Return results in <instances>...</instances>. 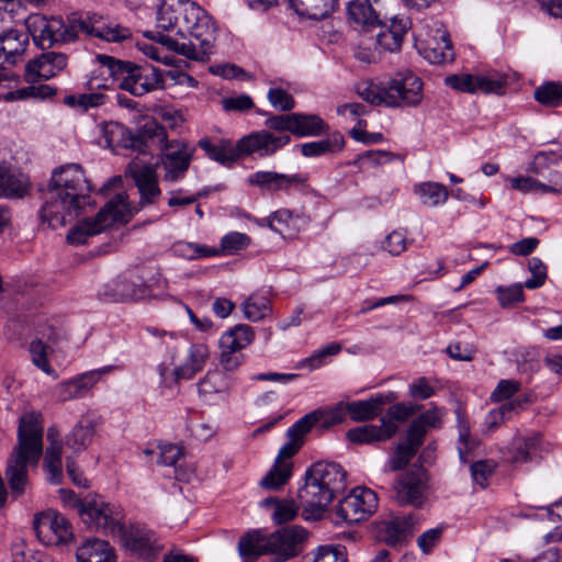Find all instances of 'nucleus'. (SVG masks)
<instances>
[{
  "mask_svg": "<svg viewBox=\"0 0 562 562\" xmlns=\"http://www.w3.org/2000/svg\"><path fill=\"white\" fill-rule=\"evenodd\" d=\"M156 26L171 34L146 32L169 50L188 59L205 61L213 54L215 26L212 18L190 0H165L158 8Z\"/></svg>",
  "mask_w": 562,
  "mask_h": 562,
  "instance_id": "nucleus-1",
  "label": "nucleus"
},
{
  "mask_svg": "<svg viewBox=\"0 0 562 562\" xmlns=\"http://www.w3.org/2000/svg\"><path fill=\"white\" fill-rule=\"evenodd\" d=\"M37 47L42 49L74 42L79 32L108 43H121L132 36L128 27L91 12L72 14L68 19V24L59 15L37 12Z\"/></svg>",
  "mask_w": 562,
  "mask_h": 562,
  "instance_id": "nucleus-2",
  "label": "nucleus"
},
{
  "mask_svg": "<svg viewBox=\"0 0 562 562\" xmlns=\"http://www.w3.org/2000/svg\"><path fill=\"white\" fill-rule=\"evenodd\" d=\"M48 188L50 198L43 205L41 217L54 229L71 222L90 204L91 186L78 164L55 168Z\"/></svg>",
  "mask_w": 562,
  "mask_h": 562,
  "instance_id": "nucleus-3",
  "label": "nucleus"
},
{
  "mask_svg": "<svg viewBox=\"0 0 562 562\" xmlns=\"http://www.w3.org/2000/svg\"><path fill=\"white\" fill-rule=\"evenodd\" d=\"M346 472L334 462L319 461L305 473V484L297 497L306 519H319L335 494L344 490Z\"/></svg>",
  "mask_w": 562,
  "mask_h": 562,
  "instance_id": "nucleus-4",
  "label": "nucleus"
},
{
  "mask_svg": "<svg viewBox=\"0 0 562 562\" xmlns=\"http://www.w3.org/2000/svg\"><path fill=\"white\" fill-rule=\"evenodd\" d=\"M367 102L386 108L417 106L423 100V82L411 70L400 71L386 81L367 85L360 92Z\"/></svg>",
  "mask_w": 562,
  "mask_h": 562,
  "instance_id": "nucleus-5",
  "label": "nucleus"
},
{
  "mask_svg": "<svg viewBox=\"0 0 562 562\" xmlns=\"http://www.w3.org/2000/svg\"><path fill=\"white\" fill-rule=\"evenodd\" d=\"M35 464V416L33 413L20 418L18 446L8 461L5 475L13 495H21L27 482L29 468Z\"/></svg>",
  "mask_w": 562,
  "mask_h": 562,
  "instance_id": "nucleus-6",
  "label": "nucleus"
},
{
  "mask_svg": "<svg viewBox=\"0 0 562 562\" xmlns=\"http://www.w3.org/2000/svg\"><path fill=\"white\" fill-rule=\"evenodd\" d=\"M132 217V211L126 203V196L121 194L111 199L92 218H86L72 226L67 236L70 245H82L89 237L102 233L115 223L125 224Z\"/></svg>",
  "mask_w": 562,
  "mask_h": 562,
  "instance_id": "nucleus-7",
  "label": "nucleus"
},
{
  "mask_svg": "<svg viewBox=\"0 0 562 562\" xmlns=\"http://www.w3.org/2000/svg\"><path fill=\"white\" fill-rule=\"evenodd\" d=\"M125 71L126 74L123 75L120 89L135 97H142L156 89L165 88L168 81L191 88L198 85V81L192 76L178 69L161 72L156 68H151L149 71H146L128 61V67L125 68Z\"/></svg>",
  "mask_w": 562,
  "mask_h": 562,
  "instance_id": "nucleus-8",
  "label": "nucleus"
},
{
  "mask_svg": "<svg viewBox=\"0 0 562 562\" xmlns=\"http://www.w3.org/2000/svg\"><path fill=\"white\" fill-rule=\"evenodd\" d=\"M78 513L88 528L116 537L122 533L123 509L119 505L93 499L87 503H78Z\"/></svg>",
  "mask_w": 562,
  "mask_h": 562,
  "instance_id": "nucleus-9",
  "label": "nucleus"
},
{
  "mask_svg": "<svg viewBox=\"0 0 562 562\" xmlns=\"http://www.w3.org/2000/svg\"><path fill=\"white\" fill-rule=\"evenodd\" d=\"M255 339L254 329L246 324H237L222 334L218 340L221 368L226 372L236 371L244 362L241 351Z\"/></svg>",
  "mask_w": 562,
  "mask_h": 562,
  "instance_id": "nucleus-10",
  "label": "nucleus"
},
{
  "mask_svg": "<svg viewBox=\"0 0 562 562\" xmlns=\"http://www.w3.org/2000/svg\"><path fill=\"white\" fill-rule=\"evenodd\" d=\"M195 153L194 146L182 139H172L160 148L158 164L162 180L177 183L184 179Z\"/></svg>",
  "mask_w": 562,
  "mask_h": 562,
  "instance_id": "nucleus-11",
  "label": "nucleus"
},
{
  "mask_svg": "<svg viewBox=\"0 0 562 562\" xmlns=\"http://www.w3.org/2000/svg\"><path fill=\"white\" fill-rule=\"evenodd\" d=\"M415 45L419 54L431 64H442L453 59L448 32L439 21L427 23L424 30L415 35Z\"/></svg>",
  "mask_w": 562,
  "mask_h": 562,
  "instance_id": "nucleus-12",
  "label": "nucleus"
},
{
  "mask_svg": "<svg viewBox=\"0 0 562 562\" xmlns=\"http://www.w3.org/2000/svg\"><path fill=\"white\" fill-rule=\"evenodd\" d=\"M378 507V496L372 490L358 486L337 505L336 514L347 524H356L371 516Z\"/></svg>",
  "mask_w": 562,
  "mask_h": 562,
  "instance_id": "nucleus-13",
  "label": "nucleus"
},
{
  "mask_svg": "<svg viewBox=\"0 0 562 562\" xmlns=\"http://www.w3.org/2000/svg\"><path fill=\"white\" fill-rule=\"evenodd\" d=\"M92 70L87 86L90 90H109L114 86L121 88L123 75L128 61L116 59L105 54H97L92 59Z\"/></svg>",
  "mask_w": 562,
  "mask_h": 562,
  "instance_id": "nucleus-14",
  "label": "nucleus"
},
{
  "mask_svg": "<svg viewBox=\"0 0 562 562\" xmlns=\"http://www.w3.org/2000/svg\"><path fill=\"white\" fill-rule=\"evenodd\" d=\"M427 474L423 467H413L394 483V497L400 505L422 506L426 498Z\"/></svg>",
  "mask_w": 562,
  "mask_h": 562,
  "instance_id": "nucleus-15",
  "label": "nucleus"
},
{
  "mask_svg": "<svg viewBox=\"0 0 562 562\" xmlns=\"http://www.w3.org/2000/svg\"><path fill=\"white\" fill-rule=\"evenodd\" d=\"M445 82L448 87L459 92L502 94L506 80L497 72L482 75L462 72L446 77Z\"/></svg>",
  "mask_w": 562,
  "mask_h": 562,
  "instance_id": "nucleus-16",
  "label": "nucleus"
},
{
  "mask_svg": "<svg viewBox=\"0 0 562 562\" xmlns=\"http://www.w3.org/2000/svg\"><path fill=\"white\" fill-rule=\"evenodd\" d=\"M291 142L289 134H274L267 130L252 132L238 140L240 156L271 157Z\"/></svg>",
  "mask_w": 562,
  "mask_h": 562,
  "instance_id": "nucleus-17",
  "label": "nucleus"
},
{
  "mask_svg": "<svg viewBox=\"0 0 562 562\" xmlns=\"http://www.w3.org/2000/svg\"><path fill=\"white\" fill-rule=\"evenodd\" d=\"M116 537L125 549L146 562H154L161 550L155 533L145 527L123 526L122 533H117Z\"/></svg>",
  "mask_w": 562,
  "mask_h": 562,
  "instance_id": "nucleus-18",
  "label": "nucleus"
},
{
  "mask_svg": "<svg viewBox=\"0 0 562 562\" xmlns=\"http://www.w3.org/2000/svg\"><path fill=\"white\" fill-rule=\"evenodd\" d=\"M270 537L274 562H285L303 551L308 532L301 526H290L270 533Z\"/></svg>",
  "mask_w": 562,
  "mask_h": 562,
  "instance_id": "nucleus-19",
  "label": "nucleus"
},
{
  "mask_svg": "<svg viewBox=\"0 0 562 562\" xmlns=\"http://www.w3.org/2000/svg\"><path fill=\"white\" fill-rule=\"evenodd\" d=\"M128 171L139 193L138 206L131 207L126 201L133 215L142 207L156 204L161 196V190L158 184L156 170L153 166L135 164L128 167ZM123 195L126 196L125 194Z\"/></svg>",
  "mask_w": 562,
  "mask_h": 562,
  "instance_id": "nucleus-20",
  "label": "nucleus"
},
{
  "mask_svg": "<svg viewBox=\"0 0 562 562\" xmlns=\"http://www.w3.org/2000/svg\"><path fill=\"white\" fill-rule=\"evenodd\" d=\"M112 369L113 367L111 366L102 367L58 383L55 387L56 398L60 402H67L87 396L100 381L101 376L111 372Z\"/></svg>",
  "mask_w": 562,
  "mask_h": 562,
  "instance_id": "nucleus-21",
  "label": "nucleus"
},
{
  "mask_svg": "<svg viewBox=\"0 0 562 562\" xmlns=\"http://www.w3.org/2000/svg\"><path fill=\"white\" fill-rule=\"evenodd\" d=\"M411 27V21L406 18L395 16L390 23L382 24L381 21L369 33L373 43L381 52L394 53L401 49L404 36Z\"/></svg>",
  "mask_w": 562,
  "mask_h": 562,
  "instance_id": "nucleus-22",
  "label": "nucleus"
},
{
  "mask_svg": "<svg viewBox=\"0 0 562 562\" xmlns=\"http://www.w3.org/2000/svg\"><path fill=\"white\" fill-rule=\"evenodd\" d=\"M72 538L69 521L53 509L37 513V540L46 544H59Z\"/></svg>",
  "mask_w": 562,
  "mask_h": 562,
  "instance_id": "nucleus-23",
  "label": "nucleus"
},
{
  "mask_svg": "<svg viewBox=\"0 0 562 562\" xmlns=\"http://www.w3.org/2000/svg\"><path fill=\"white\" fill-rule=\"evenodd\" d=\"M63 335L53 325L42 326L37 333V369L56 380L59 375L50 362L57 359Z\"/></svg>",
  "mask_w": 562,
  "mask_h": 562,
  "instance_id": "nucleus-24",
  "label": "nucleus"
},
{
  "mask_svg": "<svg viewBox=\"0 0 562 562\" xmlns=\"http://www.w3.org/2000/svg\"><path fill=\"white\" fill-rule=\"evenodd\" d=\"M30 44L27 32L10 29L0 32V69L14 67L23 59Z\"/></svg>",
  "mask_w": 562,
  "mask_h": 562,
  "instance_id": "nucleus-25",
  "label": "nucleus"
},
{
  "mask_svg": "<svg viewBox=\"0 0 562 562\" xmlns=\"http://www.w3.org/2000/svg\"><path fill=\"white\" fill-rule=\"evenodd\" d=\"M248 183L270 192L288 191L293 187H302L307 177L303 173H280L277 171H256L251 173Z\"/></svg>",
  "mask_w": 562,
  "mask_h": 562,
  "instance_id": "nucleus-26",
  "label": "nucleus"
},
{
  "mask_svg": "<svg viewBox=\"0 0 562 562\" xmlns=\"http://www.w3.org/2000/svg\"><path fill=\"white\" fill-rule=\"evenodd\" d=\"M46 440L48 447L44 456L43 470L48 483L60 484L64 477L61 461L63 441L60 432L55 426L47 429Z\"/></svg>",
  "mask_w": 562,
  "mask_h": 562,
  "instance_id": "nucleus-27",
  "label": "nucleus"
},
{
  "mask_svg": "<svg viewBox=\"0 0 562 562\" xmlns=\"http://www.w3.org/2000/svg\"><path fill=\"white\" fill-rule=\"evenodd\" d=\"M228 373L223 369L209 370L198 383L200 398L209 404L225 400L232 385Z\"/></svg>",
  "mask_w": 562,
  "mask_h": 562,
  "instance_id": "nucleus-28",
  "label": "nucleus"
},
{
  "mask_svg": "<svg viewBox=\"0 0 562 562\" xmlns=\"http://www.w3.org/2000/svg\"><path fill=\"white\" fill-rule=\"evenodd\" d=\"M32 183L27 176L18 169L0 165V199L20 200L31 191Z\"/></svg>",
  "mask_w": 562,
  "mask_h": 562,
  "instance_id": "nucleus-29",
  "label": "nucleus"
},
{
  "mask_svg": "<svg viewBox=\"0 0 562 562\" xmlns=\"http://www.w3.org/2000/svg\"><path fill=\"white\" fill-rule=\"evenodd\" d=\"M345 418V403L340 402L333 407L315 409L310 414H306L296 422V427L302 428L307 432H310L314 426H319L322 429H328L335 425L344 423Z\"/></svg>",
  "mask_w": 562,
  "mask_h": 562,
  "instance_id": "nucleus-30",
  "label": "nucleus"
},
{
  "mask_svg": "<svg viewBox=\"0 0 562 562\" xmlns=\"http://www.w3.org/2000/svg\"><path fill=\"white\" fill-rule=\"evenodd\" d=\"M398 426L392 420L382 418L381 425H364L349 429L346 437L355 443L370 445L376 441L390 439L397 431Z\"/></svg>",
  "mask_w": 562,
  "mask_h": 562,
  "instance_id": "nucleus-31",
  "label": "nucleus"
},
{
  "mask_svg": "<svg viewBox=\"0 0 562 562\" xmlns=\"http://www.w3.org/2000/svg\"><path fill=\"white\" fill-rule=\"evenodd\" d=\"M396 398L394 393L386 395L379 394L371 396L366 401H355L345 403L346 415L349 414L355 422H367L376 417L383 409L386 403H391Z\"/></svg>",
  "mask_w": 562,
  "mask_h": 562,
  "instance_id": "nucleus-32",
  "label": "nucleus"
},
{
  "mask_svg": "<svg viewBox=\"0 0 562 562\" xmlns=\"http://www.w3.org/2000/svg\"><path fill=\"white\" fill-rule=\"evenodd\" d=\"M77 562H116L114 549L99 538L85 539L76 551Z\"/></svg>",
  "mask_w": 562,
  "mask_h": 562,
  "instance_id": "nucleus-33",
  "label": "nucleus"
},
{
  "mask_svg": "<svg viewBox=\"0 0 562 562\" xmlns=\"http://www.w3.org/2000/svg\"><path fill=\"white\" fill-rule=\"evenodd\" d=\"M207 358L209 348L205 345H191L184 362L172 370L175 382L193 379L204 368Z\"/></svg>",
  "mask_w": 562,
  "mask_h": 562,
  "instance_id": "nucleus-34",
  "label": "nucleus"
},
{
  "mask_svg": "<svg viewBox=\"0 0 562 562\" xmlns=\"http://www.w3.org/2000/svg\"><path fill=\"white\" fill-rule=\"evenodd\" d=\"M541 436L532 434L528 437H515L507 448L505 459L514 464H522L538 456Z\"/></svg>",
  "mask_w": 562,
  "mask_h": 562,
  "instance_id": "nucleus-35",
  "label": "nucleus"
},
{
  "mask_svg": "<svg viewBox=\"0 0 562 562\" xmlns=\"http://www.w3.org/2000/svg\"><path fill=\"white\" fill-rule=\"evenodd\" d=\"M271 537L258 530L247 532L238 541L239 555L249 561L271 554Z\"/></svg>",
  "mask_w": 562,
  "mask_h": 562,
  "instance_id": "nucleus-36",
  "label": "nucleus"
},
{
  "mask_svg": "<svg viewBox=\"0 0 562 562\" xmlns=\"http://www.w3.org/2000/svg\"><path fill=\"white\" fill-rule=\"evenodd\" d=\"M347 15L350 23L364 29L363 33H370L381 21L370 0L350 1L347 5Z\"/></svg>",
  "mask_w": 562,
  "mask_h": 562,
  "instance_id": "nucleus-37",
  "label": "nucleus"
},
{
  "mask_svg": "<svg viewBox=\"0 0 562 562\" xmlns=\"http://www.w3.org/2000/svg\"><path fill=\"white\" fill-rule=\"evenodd\" d=\"M414 525L415 519L413 516L395 517L382 522L380 532L389 546H397L413 533Z\"/></svg>",
  "mask_w": 562,
  "mask_h": 562,
  "instance_id": "nucleus-38",
  "label": "nucleus"
},
{
  "mask_svg": "<svg viewBox=\"0 0 562 562\" xmlns=\"http://www.w3.org/2000/svg\"><path fill=\"white\" fill-rule=\"evenodd\" d=\"M112 296L120 301H136L149 295V289L138 277H120L112 283Z\"/></svg>",
  "mask_w": 562,
  "mask_h": 562,
  "instance_id": "nucleus-39",
  "label": "nucleus"
},
{
  "mask_svg": "<svg viewBox=\"0 0 562 562\" xmlns=\"http://www.w3.org/2000/svg\"><path fill=\"white\" fill-rule=\"evenodd\" d=\"M288 3L297 16L321 20L334 11L337 0H288Z\"/></svg>",
  "mask_w": 562,
  "mask_h": 562,
  "instance_id": "nucleus-40",
  "label": "nucleus"
},
{
  "mask_svg": "<svg viewBox=\"0 0 562 562\" xmlns=\"http://www.w3.org/2000/svg\"><path fill=\"white\" fill-rule=\"evenodd\" d=\"M443 414L442 408L434 406L415 418L407 429L412 440L416 443H423L428 429L441 426Z\"/></svg>",
  "mask_w": 562,
  "mask_h": 562,
  "instance_id": "nucleus-41",
  "label": "nucleus"
},
{
  "mask_svg": "<svg viewBox=\"0 0 562 562\" xmlns=\"http://www.w3.org/2000/svg\"><path fill=\"white\" fill-rule=\"evenodd\" d=\"M199 146L212 160L226 167H231L241 157L238 150V143L234 147L228 140H221L218 144H213L210 138H202L199 140Z\"/></svg>",
  "mask_w": 562,
  "mask_h": 562,
  "instance_id": "nucleus-42",
  "label": "nucleus"
},
{
  "mask_svg": "<svg viewBox=\"0 0 562 562\" xmlns=\"http://www.w3.org/2000/svg\"><path fill=\"white\" fill-rule=\"evenodd\" d=\"M413 192L418 196L420 203L425 206L437 207L443 205L448 198V189L435 181H424L416 183Z\"/></svg>",
  "mask_w": 562,
  "mask_h": 562,
  "instance_id": "nucleus-43",
  "label": "nucleus"
},
{
  "mask_svg": "<svg viewBox=\"0 0 562 562\" xmlns=\"http://www.w3.org/2000/svg\"><path fill=\"white\" fill-rule=\"evenodd\" d=\"M95 426L91 419H80L66 437V445L75 452L86 450L93 440Z\"/></svg>",
  "mask_w": 562,
  "mask_h": 562,
  "instance_id": "nucleus-44",
  "label": "nucleus"
},
{
  "mask_svg": "<svg viewBox=\"0 0 562 562\" xmlns=\"http://www.w3.org/2000/svg\"><path fill=\"white\" fill-rule=\"evenodd\" d=\"M325 128L326 124L318 115L293 113L292 134L297 137L318 136Z\"/></svg>",
  "mask_w": 562,
  "mask_h": 562,
  "instance_id": "nucleus-45",
  "label": "nucleus"
},
{
  "mask_svg": "<svg viewBox=\"0 0 562 562\" xmlns=\"http://www.w3.org/2000/svg\"><path fill=\"white\" fill-rule=\"evenodd\" d=\"M345 145V139L340 134H334L331 137L301 144L300 150L304 157H319L327 153L340 151Z\"/></svg>",
  "mask_w": 562,
  "mask_h": 562,
  "instance_id": "nucleus-46",
  "label": "nucleus"
},
{
  "mask_svg": "<svg viewBox=\"0 0 562 562\" xmlns=\"http://www.w3.org/2000/svg\"><path fill=\"white\" fill-rule=\"evenodd\" d=\"M531 401L530 395H522L514 398L513 401L505 402L498 408L493 409L486 416V425L490 429H494L501 423L509 419L512 413H516L519 409H524L527 404Z\"/></svg>",
  "mask_w": 562,
  "mask_h": 562,
  "instance_id": "nucleus-47",
  "label": "nucleus"
},
{
  "mask_svg": "<svg viewBox=\"0 0 562 562\" xmlns=\"http://www.w3.org/2000/svg\"><path fill=\"white\" fill-rule=\"evenodd\" d=\"M245 318L260 322L271 313L270 300L259 293L250 294L240 305Z\"/></svg>",
  "mask_w": 562,
  "mask_h": 562,
  "instance_id": "nucleus-48",
  "label": "nucleus"
},
{
  "mask_svg": "<svg viewBox=\"0 0 562 562\" xmlns=\"http://www.w3.org/2000/svg\"><path fill=\"white\" fill-rule=\"evenodd\" d=\"M400 155L375 149V150H367L360 155H358L352 161L351 165L356 167L360 171H364L369 168H376L382 165L392 162L395 159H398Z\"/></svg>",
  "mask_w": 562,
  "mask_h": 562,
  "instance_id": "nucleus-49",
  "label": "nucleus"
},
{
  "mask_svg": "<svg viewBox=\"0 0 562 562\" xmlns=\"http://www.w3.org/2000/svg\"><path fill=\"white\" fill-rule=\"evenodd\" d=\"M66 67V55L55 52L37 56V79H49Z\"/></svg>",
  "mask_w": 562,
  "mask_h": 562,
  "instance_id": "nucleus-50",
  "label": "nucleus"
},
{
  "mask_svg": "<svg viewBox=\"0 0 562 562\" xmlns=\"http://www.w3.org/2000/svg\"><path fill=\"white\" fill-rule=\"evenodd\" d=\"M422 445L413 441L407 432L405 440L397 445L393 456L387 460L389 470L398 471L403 469L415 457Z\"/></svg>",
  "mask_w": 562,
  "mask_h": 562,
  "instance_id": "nucleus-51",
  "label": "nucleus"
},
{
  "mask_svg": "<svg viewBox=\"0 0 562 562\" xmlns=\"http://www.w3.org/2000/svg\"><path fill=\"white\" fill-rule=\"evenodd\" d=\"M308 432L296 427V422L288 429V442L283 445L276 458L279 463H292L290 459L300 450L304 442V438Z\"/></svg>",
  "mask_w": 562,
  "mask_h": 562,
  "instance_id": "nucleus-52",
  "label": "nucleus"
},
{
  "mask_svg": "<svg viewBox=\"0 0 562 562\" xmlns=\"http://www.w3.org/2000/svg\"><path fill=\"white\" fill-rule=\"evenodd\" d=\"M292 475V463H279L274 461L273 467L260 480V486L265 490L274 491L281 488Z\"/></svg>",
  "mask_w": 562,
  "mask_h": 562,
  "instance_id": "nucleus-53",
  "label": "nucleus"
},
{
  "mask_svg": "<svg viewBox=\"0 0 562 562\" xmlns=\"http://www.w3.org/2000/svg\"><path fill=\"white\" fill-rule=\"evenodd\" d=\"M341 350V345L338 342H330L327 346L315 350L310 357L301 360L297 364L300 369H307L314 371L329 362V359L338 355Z\"/></svg>",
  "mask_w": 562,
  "mask_h": 562,
  "instance_id": "nucleus-54",
  "label": "nucleus"
},
{
  "mask_svg": "<svg viewBox=\"0 0 562 562\" xmlns=\"http://www.w3.org/2000/svg\"><path fill=\"white\" fill-rule=\"evenodd\" d=\"M137 136L144 142H150L159 147L169 143L165 128L151 117L144 119V122L137 130Z\"/></svg>",
  "mask_w": 562,
  "mask_h": 562,
  "instance_id": "nucleus-55",
  "label": "nucleus"
},
{
  "mask_svg": "<svg viewBox=\"0 0 562 562\" xmlns=\"http://www.w3.org/2000/svg\"><path fill=\"white\" fill-rule=\"evenodd\" d=\"M106 95L101 92L79 93L67 95L64 100L68 106L87 112L90 109L101 106L105 103Z\"/></svg>",
  "mask_w": 562,
  "mask_h": 562,
  "instance_id": "nucleus-56",
  "label": "nucleus"
},
{
  "mask_svg": "<svg viewBox=\"0 0 562 562\" xmlns=\"http://www.w3.org/2000/svg\"><path fill=\"white\" fill-rule=\"evenodd\" d=\"M172 251L177 256L188 260L213 257L218 255L217 249L189 241H178L173 244Z\"/></svg>",
  "mask_w": 562,
  "mask_h": 562,
  "instance_id": "nucleus-57",
  "label": "nucleus"
},
{
  "mask_svg": "<svg viewBox=\"0 0 562 562\" xmlns=\"http://www.w3.org/2000/svg\"><path fill=\"white\" fill-rule=\"evenodd\" d=\"M251 243V238L240 232H229L221 238V249L218 255H234L246 249Z\"/></svg>",
  "mask_w": 562,
  "mask_h": 562,
  "instance_id": "nucleus-58",
  "label": "nucleus"
},
{
  "mask_svg": "<svg viewBox=\"0 0 562 562\" xmlns=\"http://www.w3.org/2000/svg\"><path fill=\"white\" fill-rule=\"evenodd\" d=\"M25 81L30 83L29 87H24L14 91L7 92L3 95L5 101L25 100L35 95V59H30L25 66Z\"/></svg>",
  "mask_w": 562,
  "mask_h": 562,
  "instance_id": "nucleus-59",
  "label": "nucleus"
},
{
  "mask_svg": "<svg viewBox=\"0 0 562 562\" xmlns=\"http://www.w3.org/2000/svg\"><path fill=\"white\" fill-rule=\"evenodd\" d=\"M535 99L546 106H559L562 103V83L549 82L537 88Z\"/></svg>",
  "mask_w": 562,
  "mask_h": 562,
  "instance_id": "nucleus-60",
  "label": "nucleus"
},
{
  "mask_svg": "<svg viewBox=\"0 0 562 562\" xmlns=\"http://www.w3.org/2000/svg\"><path fill=\"white\" fill-rule=\"evenodd\" d=\"M562 161V148L559 150H542L535 155L528 170L536 175H540L551 165Z\"/></svg>",
  "mask_w": 562,
  "mask_h": 562,
  "instance_id": "nucleus-61",
  "label": "nucleus"
},
{
  "mask_svg": "<svg viewBox=\"0 0 562 562\" xmlns=\"http://www.w3.org/2000/svg\"><path fill=\"white\" fill-rule=\"evenodd\" d=\"M347 550L342 546L324 544L317 547L313 562H347Z\"/></svg>",
  "mask_w": 562,
  "mask_h": 562,
  "instance_id": "nucleus-62",
  "label": "nucleus"
},
{
  "mask_svg": "<svg viewBox=\"0 0 562 562\" xmlns=\"http://www.w3.org/2000/svg\"><path fill=\"white\" fill-rule=\"evenodd\" d=\"M379 55L380 50L374 45L373 37H370L369 33L364 32L356 48L355 57L362 63L372 64L379 60Z\"/></svg>",
  "mask_w": 562,
  "mask_h": 562,
  "instance_id": "nucleus-63",
  "label": "nucleus"
},
{
  "mask_svg": "<svg viewBox=\"0 0 562 562\" xmlns=\"http://www.w3.org/2000/svg\"><path fill=\"white\" fill-rule=\"evenodd\" d=\"M103 143L109 148H115L122 145L125 136V128L116 122L104 123L101 126Z\"/></svg>",
  "mask_w": 562,
  "mask_h": 562,
  "instance_id": "nucleus-64",
  "label": "nucleus"
}]
</instances>
